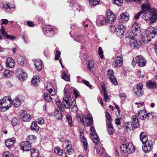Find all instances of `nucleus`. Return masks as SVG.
<instances>
[{"instance_id":"33","label":"nucleus","mask_w":157,"mask_h":157,"mask_svg":"<svg viewBox=\"0 0 157 157\" xmlns=\"http://www.w3.org/2000/svg\"><path fill=\"white\" fill-rule=\"evenodd\" d=\"M30 129L33 131L38 132L39 130V127L35 122H33L30 126Z\"/></svg>"},{"instance_id":"46","label":"nucleus","mask_w":157,"mask_h":157,"mask_svg":"<svg viewBox=\"0 0 157 157\" xmlns=\"http://www.w3.org/2000/svg\"><path fill=\"white\" fill-rule=\"evenodd\" d=\"M100 0H89V3L91 6H96L99 3Z\"/></svg>"},{"instance_id":"59","label":"nucleus","mask_w":157,"mask_h":157,"mask_svg":"<svg viewBox=\"0 0 157 157\" xmlns=\"http://www.w3.org/2000/svg\"><path fill=\"white\" fill-rule=\"evenodd\" d=\"M143 10H142L139 12L137 13L136 15H135L134 16L136 20H137L138 19L139 17L141 15V14L143 15Z\"/></svg>"},{"instance_id":"34","label":"nucleus","mask_w":157,"mask_h":157,"mask_svg":"<svg viewBox=\"0 0 157 157\" xmlns=\"http://www.w3.org/2000/svg\"><path fill=\"white\" fill-rule=\"evenodd\" d=\"M107 130L109 134L112 135L114 132V130L113 125L111 124H108Z\"/></svg>"},{"instance_id":"61","label":"nucleus","mask_w":157,"mask_h":157,"mask_svg":"<svg viewBox=\"0 0 157 157\" xmlns=\"http://www.w3.org/2000/svg\"><path fill=\"white\" fill-rule=\"evenodd\" d=\"M82 82L87 86L89 87V88L91 87V85L90 84L89 82L85 79H83L82 80Z\"/></svg>"},{"instance_id":"31","label":"nucleus","mask_w":157,"mask_h":157,"mask_svg":"<svg viewBox=\"0 0 157 157\" xmlns=\"http://www.w3.org/2000/svg\"><path fill=\"white\" fill-rule=\"evenodd\" d=\"M17 61L21 65L23 66L26 64V62L25 58L21 56L18 58Z\"/></svg>"},{"instance_id":"13","label":"nucleus","mask_w":157,"mask_h":157,"mask_svg":"<svg viewBox=\"0 0 157 157\" xmlns=\"http://www.w3.org/2000/svg\"><path fill=\"white\" fill-rule=\"evenodd\" d=\"M136 62L140 67H144L146 65L147 61L141 55L136 56L135 58Z\"/></svg>"},{"instance_id":"25","label":"nucleus","mask_w":157,"mask_h":157,"mask_svg":"<svg viewBox=\"0 0 157 157\" xmlns=\"http://www.w3.org/2000/svg\"><path fill=\"white\" fill-rule=\"evenodd\" d=\"M147 87L150 89H154L157 86V83L152 80L148 81L146 83Z\"/></svg>"},{"instance_id":"19","label":"nucleus","mask_w":157,"mask_h":157,"mask_svg":"<svg viewBox=\"0 0 157 157\" xmlns=\"http://www.w3.org/2000/svg\"><path fill=\"white\" fill-rule=\"evenodd\" d=\"M118 19L120 22H126L129 19V17L127 12L122 13L120 14L118 17Z\"/></svg>"},{"instance_id":"38","label":"nucleus","mask_w":157,"mask_h":157,"mask_svg":"<svg viewBox=\"0 0 157 157\" xmlns=\"http://www.w3.org/2000/svg\"><path fill=\"white\" fill-rule=\"evenodd\" d=\"M44 98L45 100L48 102H51L52 101V99L50 95L48 93H44Z\"/></svg>"},{"instance_id":"22","label":"nucleus","mask_w":157,"mask_h":157,"mask_svg":"<svg viewBox=\"0 0 157 157\" xmlns=\"http://www.w3.org/2000/svg\"><path fill=\"white\" fill-rule=\"evenodd\" d=\"M143 32L141 34V40L144 44L147 43L149 41H151V37Z\"/></svg>"},{"instance_id":"15","label":"nucleus","mask_w":157,"mask_h":157,"mask_svg":"<svg viewBox=\"0 0 157 157\" xmlns=\"http://www.w3.org/2000/svg\"><path fill=\"white\" fill-rule=\"evenodd\" d=\"M20 115L21 117V118L23 121H24L28 122L29 121L31 118V115L26 113L25 111H21L20 112Z\"/></svg>"},{"instance_id":"30","label":"nucleus","mask_w":157,"mask_h":157,"mask_svg":"<svg viewBox=\"0 0 157 157\" xmlns=\"http://www.w3.org/2000/svg\"><path fill=\"white\" fill-rule=\"evenodd\" d=\"M63 102L65 108L66 109L70 108L71 106L69 102V99L67 97H64L63 98Z\"/></svg>"},{"instance_id":"43","label":"nucleus","mask_w":157,"mask_h":157,"mask_svg":"<svg viewBox=\"0 0 157 157\" xmlns=\"http://www.w3.org/2000/svg\"><path fill=\"white\" fill-rule=\"evenodd\" d=\"M54 151L59 155H61L63 153V151L59 147H56L54 149Z\"/></svg>"},{"instance_id":"60","label":"nucleus","mask_w":157,"mask_h":157,"mask_svg":"<svg viewBox=\"0 0 157 157\" xmlns=\"http://www.w3.org/2000/svg\"><path fill=\"white\" fill-rule=\"evenodd\" d=\"M37 123L40 124H42L44 123V120L42 117H40L37 119Z\"/></svg>"},{"instance_id":"3","label":"nucleus","mask_w":157,"mask_h":157,"mask_svg":"<svg viewBox=\"0 0 157 157\" xmlns=\"http://www.w3.org/2000/svg\"><path fill=\"white\" fill-rule=\"evenodd\" d=\"M11 100L8 96H5L0 100V111L4 112L8 110L11 105Z\"/></svg>"},{"instance_id":"51","label":"nucleus","mask_w":157,"mask_h":157,"mask_svg":"<svg viewBox=\"0 0 157 157\" xmlns=\"http://www.w3.org/2000/svg\"><path fill=\"white\" fill-rule=\"evenodd\" d=\"M103 92L104 94V96L105 98V100L106 102H108L109 101V99H108L109 97L108 96V94L106 92V90L105 89H103L102 87Z\"/></svg>"},{"instance_id":"63","label":"nucleus","mask_w":157,"mask_h":157,"mask_svg":"<svg viewBox=\"0 0 157 157\" xmlns=\"http://www.w3.org/2000/svg\"><path fill=\"white\" fill-rule=\"evenodd\" d=\"M73 91L75 95V98H77L79 96V92L77 89L73 88Z\"/></svg>"},{"instance_id":"44","label":"nucleus","mask_w":157,"mask_h":157,"mask_svg":"<svg viewBox=\"0 0 157 157\" xmlns=\"http://www.w3.org/2000/svg\"><path fill=\"white\" fill-rule=\"evenodd\" d=\"M15 6L13 5L10 6L9 3H6L3 5V7L6 9H9L10 10L12 8H14Z\"/></svg>"},{"instance_id":"18","label":"nucleus","mask_w":157,"mask_h":157,"mask_svg":"<svg viewBox=\"0 0 157 157\" xmlns=\"http://www.w3.org/2000/svg\"><path fill=\"white\" fill-rule=\"evenodd\" d=\"M152 113H147L145 110H143L139 111L137 114L138 117L142 120H144L145 118L149 115H152Z\"/></svg>"},{"instance_id":"54","label":"nucleus","mask_w":157,"mask_h":157,"mask_svg":"<svg viewBox=\"0 0 157 157\" xmlns=\"http://www.w3.org/2000/svg\"><path fill=\"white\" fill-rule=\"evenodd\" d=\"M93 138V140L94 143L96 145L98 144V140H99V137L97 135H94Z\"/></svg>"},{"instance_id":"11","label":"nucleus","mask_w":157,"mask_h":157,"mask_svg":"<svg viewBox=\"0 0 157 157\" xmlns=\"http://www.w3.org/2000/svg\"><path fill=\"white\" fill-rule=\"evenodd\" d=\"M24 100V97L21 95H19L13 99L12 101V105L15 107H19Z\"/></svg>"},{"instance_id":"45","label":"nucleus","mask_w":157,"mask_h":157,"mask_svg":"<svg viewBox=\"0 0 157 157\" xmlns=\"http://www.w3.org/2000/svg\"><path fill=\"white\" fill-rule=\"evenodd\" d=\"M39 82V78H37V76H34L31 80L32 83L33 85H37Z\"/></svg>"},{"instance_id":"8","label":"nucleus","mask_w":157,"mask_h":157,"mask_svg":"<svg viewBox=\"0 0 157 157\" xmlns=\"http://www.w3.org/2000/svg\"><path fill=\"white\" fill-rule=\"evenodd\" d=\"M16 72L17 77L20 81H23L27 78V73L22 69L18 68Z\"/></svg>"},{"instance_id":"29","label":"nucleus","mask_w":157,"mask_h":157,"mask_svg":"<svg viewBox=\"0 0 157 157\" xmlns=\"http://www.w3.org/2000/svg\"><path fill=\"white\" fill-rule=\"evenodd\" d=\"M61 110L56 109L54 112L55 117L57 119L60 120L62 118Z\"/></svg>"},{"instance_id":"10","label":"nucleus","mask_w":157,"mask_h":157,"mask_svg":"<svg viewBox=\"0 0 157 157\" xmlns=\"http://www.w3.org/2000/svg\"><path fill=\"white\" fill-rule=\"evenodd\" d=\"M143 88V85L141 83L138 84L134 87L133 91L137 96H142L144 93V92L142 90Z\"/></svg>"},{"instance_id":"28","label":"nucleus","mask_w":157,"mask_h":157,"mask_svg":"<svg viewBox=\"0 0 157 157\" xmlns=\"http://www.w3.org/2000/svg\"><path fill=\"white\" fill-rule=\"evenodd\" d=\"M42 62L40 59L36 60L34 62V65L38 71L41 70L42 68Z\"/></svg>"},{"instance_id":"24","label":"nucleus","mask_w":157,"mask_h":157,"mask_svg":"<svg viewBox=\"0 0 157 157\" xmlns=\"http://www.w3.org/2000/svg\"><path fill=\"white\" fill-rule=\"evenodd\" d=\"M97 21L98 23L102 25H106L108 22L105 17L102 15L99 16L98 17Z\"/></svg>"},{"instance_id":"6","label":"nucleus","mask_w":157,"mask_h":157,"mask_svg":"<svg viewBox=\"0 0 157 157\" xmlns=\"http://www.w3.org/2000/svg\"><path fill=\"white\" fill-rule=\"evenodd\" d=\"M132 122H128L126 123V126L127 128H130V127L129 126V125H131L132 128H137V127L139 126V124L138 122V119L137 117L135 115H133L132 117Z\"/></svg>"},{"instance_id":"57","label":"nucleus","mask_w":157,"mask_h":157,"mask_svg":"<svg viewBox=\"0 0 157 157\" xmlns=\"http://www.w3.org/2000/svg\"><path fill=\"white\" fill-rule=\"evenodd\" d=\"M56 103L58 107L62 111V109H63V106H62V105L61 104V102L59 100H57L56 101Z\"/></svg>"},{"instance_id":"21","label":"nucleus","mask_w":157,"mask_h":157,"mask_svg":"<svg viewBox=\"0 0 157 157\" xmlns=\"http://www.w3.org/2000/svg\"><path fill=\"white\" fill-rule=\"evenodd\" d=\"M15 61L11 57L8 58L6 61V66L7 68H13L15 66Z\"/></svg>"},{"instance_id":"50","label":"nucleus","mask_w":157,"mask_h":157,"mask_svg":"<svg viewBox=\"0 0 157 157\" xmlns=\"http://www.w3.org/2000/svg\"><path fill=\"white\" fill-rule=\"evenodd\" d=\"M66 119L68 122L69 125L71 127L73 126V124L72 123L71 117L69 115H66Z\"/></svg>"},{"instance_id":"48","label":"nucleus","mask_w":157,"mask_h":157,"mask_svg":"<svg viewBox=\"0 0 157 157\" xmlns=\"http://www.w3.org/2000/svg\"><path fill=\"white\" fill-rule=\"evenodd\" d=\"M82 37L83 36L82 35L79 34H77L74 36V40L75 41L79 42L82 40Z\"/></svg>"},{"instance_id":"62","label":"nucleus","mask_w":157,"mask_h":157,"mask_svg":"<svg viewBox=\"0 0 157 157\" xmlns=\"http://www.w3.org/2000/svg\"><path fill=\"white\" fill-rule=\"evenodd\" d=\"M60 52L59 51L56 52V53L55 56V60H56L59 59V57L60 55Z\"/></svg>"},{"instance_id":"55","label":"nucleus","mask_w":157,"mask_h":157,"mask_svg":"<svg viewBox=\"0 0 157 157\" xmlns=\"http://www.w3.org/2000/svg\"><path fill=\"white\" fill-rule=\"evenodd\" d=\"M98 54L101 59L104 58L103 52L101 47H100L98 48Z\"/></svg>"},{"instance_id":"9","label":"nucleus","mask_w":157,"mask_h":157,"mask_svg":"<svg viewBox=\"0 0 157 157\" xmlns=\"http://www.w3.org/2000/svg\"><path fill=\"white\" fill-rule=\"evenodd\" d=\"M151 37L153 38L157 35V27L154 28L150 26L144 32Z\"/></svg>"},{"instance_id":"26","label":"nucleus","mask_w":157,"mask_h":157,"mask_svg":"<svg viewBox=\"0 0 157 157\" xmlns=\"http://www.w3.org/2000/svg\"><path fill=\"white\" fill-rule=\"evenodd\" d=\"M46 89L51 95L54 96L56 94L54 88L51 83H49L47 84Z\"/></svg>"},{"instance_id":"56","label":"nucleus","mask_w":157,"mask_h":157,"mask_svg":"<svg viewBox=\"0 0 157 157\" xmlns=\"http://www.w3.org/2000/svg\"><path fill=\"white\" fill-rule=\"evenodd\" d=\"M85 116L84 115H82L80 114H78L77 116V119L78 121L82 122Z\"/></svg>"},{"instance_id":"27","label":"nucleus","mask_w":157,"mask_h":157,"mask_svg":"<svg viewBox=\"0 0 157 157\" xmlns=\"http://www.w3.org/2000/svg\"><path fill=\"white\" fill-rule=\"evenodd\" d=\"M15 142V138H12L10 139H9L6 140L5 141V143L6 146L9 148H10Z\"/></svg>"},{"instance_id":"53","label":"nucleus","mask_w":157,"mask_h":157,"mask_svg":"<svg viewBox=\"0 0 157 157\" xmlns=\"http://www.w3.org/2000/svg\"><path fill=\"white\" fill-rule=\"evenodd\" d=\"M3 157H14L12 153L7 151L4 152L3 154Z\"/></svg>"},{"instance_id":"1","label":"nucleus","mask_w":157,"mask_h":157,"mask_svg":"<svg viewBox=\"0 0 157 157\" xmlns=\"http://www.w3.org/2000/svg\"><path fill=\"white\" fill-rule=\"evenodd\" d=\"M142 10H143V18L146 21H150L154 23L157 20V15L155 13L154 9L151 8L149 4H143L141 6Z\"/></svg>"},{"instance_id":"41","label":"nucleus","mask_w":157,"mask_h":157,"mask_svg":"<svg viewBox=\"0 0 157 157\" xmlns=\"http://www.w3.org/2000/svg\"><path fill=\"white\" fill-rule=\"evenodd\" d=\"M134 33L131 30L128 31L126 34V37L127 38H130L131 39V40L134 38Z\"/></svg>"},{"instance_id":"12","label":"nucleus","mask_w":157,"mask_h":157,"mask_svg":"<svg viewBox=\"0 0 157 157\" xmlns=\"http://www.w3.org/2000/svg\"><path fill=\"white\" fill-rule=\"evenodd\" d=\"M93 122V118L90 114H89L86 117H85L82 122L84 126L86 127L91 126Z\"/></svg>"},{"instance_id":"16","label":"nucleus","mask_w":157,"mask_h":157,"mask_svg":"<svg viewBox=\"0 0 157 157\" xmlns=\"http://www.w3.org/2000/svg\"><path fill=\"white\" fill-rule=\"evenodd\" d=\"M126 31V28L123 25H120L116 28V32L117 34L119 36H123L124 35V33Z\"/></svg>"},{"instance_id":"36","label":"nucleus","mask_w":157,"mask_h":157,"mask_svg":"<svg viewBox=\"0 0 157 157\" xmlns=\"http://www.w3.org/2000/svg\"><path fill=\"white\" fill-rule=\"evenodd\" d=\"M31 157H38L39 155L38 151L36 149L33 148L31 150Z\"/></svg>"},{"instance_id":"5","label":"nucleus","mask_w":157,"mask_h":157,"mask_svg":"<svg viewBox=\"0 0 157 157\" xmlns=\"http://www.w3.org/2000/svg\"><path fill=\"white\" fill-rule=\"evenodd\" d=\"M57 29L52 25L46 26L44 29L43 31L45 32L44 34L46 36L50 37L53 36L55 33Z\"/></svg>"},{"instance_id":"37","label":"nucleus","mask_w":157,"mask_h":157,"mask_svg":"<svg viewBox=\"0 0 157 157\" xmlns=\"http://www.w3.org/2000/svg\"><path fill=\"white\" fill-rule=\"evenodd\" d=\"M81 138L82 139L83 145H84V149L85 151H86L87 149V143L85 136H84L81 135Z\"/></svg>"},{"instance_id":"47","label":"nucleus","mask_w":157,"mask_h":157,"mask_svg":"<svg viewBox=\"0 0 157 157\" xmlns=\"http://www.w3.org/2000/svg\"><path fill=\"white\" fill-rule=\"evenodd\" d=\"M11 122L13 126L17 125L19 124L18 120L15 117H14L12 118Z\"/></svg>"},{"instance_id":"23","label":"nucleus","mask_w":157,"mask_h":157,"mask_svg":"<svg viewBox=\"0 0 157 157\" xmlns=\"http://www.w3.org/2000/svg\"><path fill=\"white\" fill-rule=\"evenodd\" d=\"M152 145V142L151 141H150V142L147 143V144H144V146L142 147L143 151L145 152L150 151L151 150Z\"/></svg>"},{"instance_id":"7","label":"nucleus","mask_w":157,"mask_h":157,"mask_svg":"<svg viewBox=\"0 0 157 157\" xmlns=\"http://www.w3.org/2000/svg\"><path fill=\"white\" fill-rule=\"evenodd\" d=\"M123 57L122 56H117L114 58L113 60L112 65L113 67L117 68H120L123 64Z\"/></svg>"},{"instance_id":"35","label":"nucleus","mask_w":157,"mask_h":157,"mask_svg":"<svg viewBox=\"0 0 157 157\" xmlns=\"http://www.w3.org/2000/svg\"><path fill=\"white\" fill-rule=\"evenodd\" d=\"M129 42L131 46L134 48H138L139 46V45L137 41L135 40L134 38L130 40Z\"/></svg>"},{"instance_id":"2","label":"nucleus","mask_w":157,"mask_h":157,"mask_svg":"<svg viewBox=\"0 0 157 157\" xmlns=\"http://www.w3.org/2000/svg\"><path fill=\"white\" fill-rule=\"evenodd\" d=\"M29 140L22 142L20 145L21 150L24 151H28L31 150V144L34 142L36 139V137L33 135L28 136Z\"/></svg>"},{"instance_id":"40","label":"nucleus","mask_w":157,"mask_h":157,"mask_svg":"<svg viewBox=\"0 0 157 157\" xmlns=\"http://www.w3.org/2000/svg\"><path fill=\"white\" fill-rule=\"evenodd\" d=\"M12 74V72L8 70H6L4 72L3 76L5 78L10 77L11 76Z\"/></svg>"},{"instance_id":"39","label":"nucleus","mask_w":157,"mask_h":157,"mask_svg":"<svg viewBox=\"0 0 157 157\" xmlns=\"http://www.w3.org/2000/svg\"><path fill=\"white\" fill-rule=\"evenodd\" d=\"M94 62L92 60H90L88 62V64L87 65V68L90 70H91L94 68Z\"/></svg>"},{"instance_id":"58","label":"nucleus","mask_w":157,"mask_h":157,"mask_svg":"<svg viewBox=\"0 0 157 157\" xmlns=\"http://www.w3.org/2000/svg\"><path fill=\"white\" fill-rule=\"evenodd\" d=\"M90 129L91 131L90 134L92 136H94V135H97L95 130V128L94 127H90Z\"/></svg>"},{"instance_id":"52","label":"nucleus","mask_w":157,"mask_h":157,"mask_svg":"<svg viewBox=\"0 0 157 157\" xmlns=\"http://www.w3.org/2000/svg\"><path fill=\"white\" fill-rule=\"evenodd\" d=\"M112 2L114 4H115L118 6H121L123 1L122 0H113Z\"/></svg>"},{"instance_id":"17","label":"nucleus","mask_w":157,"mask_h":157,"mask_svg":"<svg viewBox=\"0 0 157 157\" xmlns=\"http://www.w3.org/2000/svg\"><path fill=\"white\" fill-rule=\"evenodd\" d=\"M106 14V17L108 23H112L114 21L116 18L114 14L110 12L109 10L107 11Z\"/></svg>"},{"instance_id":"42","label":"nucleus","mask_w":157,"mask_h":157,"mask_svg":"<svg viewBox=\"0 0 157 157\" xmlns=\"http://www.w3.org/2000/svg\"><path fill=\"white\" fill-rule=\"evenodd\" d=\"M61 77L62 79L66 81H69L70 80V77L67 74L63 71Z\"/></svg>"},{"instance_id":"32","label":"nucleus","mask_w":157,"mask_h":157,"mask_svg":"<svg viewBox=\"0 0 157 157\" xmlns=\"http://www.w3.org/2000/svg\"><path fill=\"white\" fill-rule=\"evenodd\" d=\"M2 33H3V36H5L7 38L10 39L12 40H13L15 39V37L14 36L7 34L5 32L4 29H3L2 30Z\"/></svg>"},{"instance_id":"20","label":"nucleus","mask_w":157,"mask_h":157,"mask_svg":"<svg viewBox=\"0 0 157 157\" xmlns=\"http://www.w3.org/2000/svg\"><path fill=\"white\" fill-rule=\"evenodd\" d=\"M140 139L141 141L143 144H147L148 143L151 141L150 140H147V135L144 132H142L141 133L140 135Z\"/></svg>"},{"instance_id":"64","label":"nucleus","mask_w":157,"mask_h":157,"mask_svg":"<svg viewBox=\"0 0 157 157\" xmlns=\"http://www.w3.org/2000/svg\"><path fill=\"white\" fill-rule=\"evenodd\" d=\"M119 96L122 101H124L126 97V94L124 93L121 94L119 95Z\"/></svg>"},{"instance_id":"49","label":"nucleus","mask_w":157,"mask_h":157,"mask_svg":"<svg viewBox=\"0 0 157 157\" xmlns=\"http://www.w3.org/2000/svg\"><path fill=\"white\" fill-rule=\"evenodd\" d=\"M105 117L108 121L107 124H111L112 119L111 118V116L109 113H106L105 114Z\"/></svg>"},{"instance_id":"14","label":"nucleus","mask_w":157,"mask_h":157,"mask_svg":"<svg viewBox=\"0 0 157 157\" xmlns=\"http://www.w3.org/2000/svg\"><path fill=\"white\" fill-rule=\"evenodd\" d=\"M107 74L109 75V78L112 83L115 85L117 84V82L113 74V71L109 69L107 71Z\"/></svg>"},{"instance_id":"4","label":"nucleus","mask_w":157,"mask_h":157,"mask_svg":"<svg viewBox=\"0 0 157 157\" xmlns=\"http://www.w3.org/2000/svg\"><path fill=\"white\" fill-rule=\"evenodd\" d=\"M120 149L124 153H126L128 154L133 152L135 150L134 146L131 143L126 144H122L121 145Z\"/></svg>"}]
</instances>
